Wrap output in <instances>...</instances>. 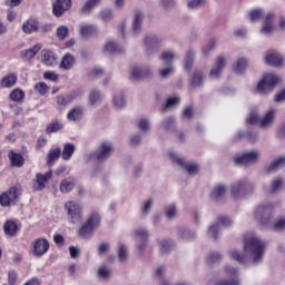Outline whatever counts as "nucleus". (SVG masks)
Returning <instances> with one entry per match:
<instances>
[{
    "mask_svg": "<svg viewBox=\"0 0 285 285\" xmlns=\"http://www.w3.org/2000/svg\"><path fill=\"white\" fill-rule=\"evenodd\" d=\"M160 128L161 130H166V131L173 130V128H175V118L169 117L163 120L160 124Z\"/></svg>",
    "mask_w": 285,
    "mask_h": 285,
    "instance_id": "obj_55",
    "label": "nucleus"
},
{
    "mask_svg": "<svg viewBox=\"0 0 285 285\" xmlns=\"http://www.w3.org/2000/svg\"><path fill=\"white\" fill-rule=\"evenodd\" d=\"M17 83V75L9 73L1 79V88H12Z\"/></svg>",
    "mask_w": 285,
    "mask_h": 285,
    "instance_id": "obj_42",
    "label": "nucleus"
},
{
    "mask_svg": "<svg viewBox=\"0 0 285 285\" xmlns=\"http://www.w3.org/2000/svg\"><path fill=\"white\" fill-rule=\"evenodd\" d=\"M144 32V13L136 12L132 21V35L134 37H139Z\"/></svg>",
    "mask_w": 285,
    "mask_h": 285,
    "instance_id": "obj_22",
    "label": "nucleus"
},
{
    "mask_svg": "<svg viewBox=\"0 0 285 285\" xmlns=\"http://www.w3.org/2000/svg\"><path fill=\"white\" fill-rule=\"evenodd\" d=\"M99 3H101V0H88L83 4L81 12H90V10L97 8V6H99Z\"/></svg>",
    "mask_w": 285,
    "mask_h": 285,
    "instance_id": "obj_56",
    "label": "nucleus"
},
{
    "mask_svg": "<svg viewBox=\"0 0 285 285\" xmlns=\"http://www.w3.org/2000/svg\"><path fill=\"white\" fill-rule=\"evenodd\" d=\"M222 262V254L219 252H210L207 255L206 263L208 266H215V264H219Z\"/></svg>",
    "mask_w": 285,
    "mask_h": 285,
    "instance_id": "obj_45",
    "label": "nucleus"
},
{
    "mask_svg": "<svg viewBox=\"0 0 285 285\" xmlns=\"http://www.w3.org/2000/svg\"><path fill=\"white\" fill-rule=\"evenodd\" d=\"M102 52L105 55H124V52H126V49L117 45V42H115L114 40H109L106 42Z\"/></svg>",
    "mask_w": 285,
    "mask_h": 285,
    "instance_id": "obj_19",
    "label": "nucleus"
},
{
    "mask_svg": "<svg viewBox=\"0 0 285 285\" xmlns=\"http://www.w3.org/2000/svg\"><path fill=\"white\" fill-rule=\"evenodd\" d=\"M36 92H39L41 96L48 92V85L46 82H37L35 85Z\"/></svg>",
    "mask_w": 285,
    "mask_h": 285,
    "instance_id": "obj_63",
    "label": "nucleus"
},
{
    "mask_svg": "<svg viewBox=\"0 0 285 285\" xmlns=\"http://www.w3.org/2000/svg\"><path fill=\"white\" fill-rule=\"evenodd\" d=\"M75 150H77V147L75 146V144L66 142L63 145L62 153H60L63 161H70V159H72V155H75Z\"/></svg>",
    "mask_w": 285,
    "mask_h": 285,
    "instance_id": "obj_30",
    "label": "nucleus"
},
{
    "mask_svg": "<svg viewBox=\"0 0 285 285\" xmlns=\"http://www.w3.org/2000/svg\"><path fill=\"white\" fill-rule=\"evenodd\" d=\"M178 237L183 239V242H190V239H195V237H197V234L195 233V230L181 227L178 230Z\"/></svg>",
    "mask_w": 285,
    "mask_h": 285,
    "instance_id": "obj_38",
    "label": "nucleus"
},
{
    "mask_svg": "<svg viewBox=\"0 0 285 285\" xmlns=\"http://www.w3.org/2000/svg\"><path fill=\"white\" fill-rule=\"evenodd\" d=\"M264 17V10L262 9H254L248 13V19L252 21V23H255V21H259Z\"/></svg>",
    "mask_w": 285,
    "mask_h": 285,
    "instance_id": "obj_53",
    "label": "nucleus"
},
{
    "mask_svg": "<svg viewBox=\"0 0 285 285\" xmlns=\"http://www.w3.org/2000/svg\"><path fill=\"white\" fill-rule=\"evenodd\" d=\"M177 52L173 49H166L161 52L160 59L167 65V66H173V61L177 59Z\"/></svg>",
    "mask_w": 285,
    "mask_h": 285,
    "instance_id": "obj_33",
    "label": "nucleus"
},
{
    "mask_svg": "<svg viewBox=\"0 0 285 285\" xmlns=\"http://www.w3.org/2000/svg\"><path fill=\"white\" fill-rule=\"evenodd\" d=\"M83 115H85L83 106L78 105L68 111L67 120L71 121L72 124H79V121L83 119Z\"/></svg>",
    "mask_w": 285,
    "mask_h": 285,
    "instance_id": "obj_17",
    "label": "nucleus"
},
{
    "mask_svg": "<svg viewBox=\"0 0 285 285\" xmlns=\"http://www.w3.org/2000/svg\"><path fill=\"white\" fill-rule=\"evenodd\" d=\"M26 97V92L21 89H14L10 94L11 101H16L17 104H21Z\"/></svg>",
    "mask_w": 285,
    "mask_h": 285,
    "instance_id": "obj_49",
    "label": "nucleus"
},
{
    "mask_svg": "<svg viewBox=\"0 0 285 285\" xmlns=\"http://www.w3.org/2000/svg\"><path fill=\"white\" fill-rule=\"evenodd\" d=\"M150 75H153V68L148 65H136L130 68L131 81H141V79H146V77H150Z\"/></svg>",
    "mask_w": 285,
    "mask_h": 285,
    "instance_id": "obj_12",
    "label": "nucleus"
},
{
    "mask_svg": "<svg viewBox=\"0 0 285 285\" xmlns=\"http://www.w3.org/2000/svg\"><path fill=\"white\" fill-rule=\"evenodd\" d=\"M195 60V52L189 50L185 59V69L190 70L193 68V61Z\"/></svg>",
    "mask_w": 285,
    "mask_h": 285,
    "instance_id": "obj_60",
    "label": "nucleus"
},
{
    "mask_svg": "<svg viewBox=\"0 0 285 285\" xmlns=\"http://www.w3.org/2000/svg\"><path fill=\"white\" fill-rule=\"evenodd\" d=\"M155 206V200L153 198H149L142 203L141 206V215L146 217V215H149L153 210V207Z\"/></svg>",
    "mask_w": 285,
    "mask_h": 285,
    "instance_id": "obj_48",
    "label": "nucleus"
},
{
    "mask_svg": "<svg viewBox=\"0 0 285 285\" xmlns=\"http://www.w3.org/2000/svg\"><path fill=\"white\" fill-rule=\"evenodd\" d=\"M226 193H228V187H226V185L218 184L212 189L209 197L212 202H219V199H224V197H226Z\"/></svg>",
    "mask_w": 285,
    "mask_h": 285,
    "instance_id": "obj_23",
    "label": "nucleus"
},
{
    "mask_svg": "<svg viewBox=\"0 0 285 285\" xmlns=\"http://www.w3.org/2000/svg\"><path fill=\"white\" fill-rule=\"evenodd\" d=\"M262 153L259 150L246 151L240 155L234 156L236 166H253L259 161Z\"/></svg>",
    "mask_w": 285,
    "mask_h": 285,
    "instance_id": "obj_10",
    "label": "nucleus"
},
{
    "mask_svg": "<svg viewBox=\"0 0 285 285\" xmlns=\"http://www.w3.org/2000/svg\"><path fill=\"white\" fill-rule=\"evenodd\" d=\"M65 210L71 224H79L83 219V205L77 200H68L65 203Z\"/></svg>",
    "mask_w": 285,
    "mask_h": 285,
    "instance_id": "obj_4",
    "label": "nucleus"
},
{
    "mask_svg": "<svg viewBox=\"0 0 285 285\" xmlns=\"http://www.w3.org/2000/svg\"><path fill=\"white\" fill-rule=\"evenodd\" d=\"M138 128L141 132H149L150 130V120L148 118H140L138 121Z\"/></svg>",
    "mask_w": 285,
    "mask_h": 285,
    "instance_id": "obj_58",
    "label": "nucleus"
},
{
    "mask_svg": "<svg viewBox=\"0 0 285 285\" xmlns=\"http://www.w3.org/2000/svg\"><path fill=\"white\" fill-rule=\"evenodd\" d=\"M41 48H42L41 43H37L29 49L21 50L20 57L21 59H24V61H30V59H35V57L41 50Z\"/></svg>",
    "mask_w": 285,
    "mask_h": 285,
    "instance_id": "obj_26",
    "label": "nucleus"
},
{
    "mask_svg": "<svg viewBox=\"0 0 285 285\" xmlns=\"http://www.w3.org/2000/svg\"><path fill=\"white\" fill-rule=\"evenodd\" d=\"M52 178V171H47L46 174H37L36 184L33 186L35 190H43L46 184Z\"/></svg>",
    "mask_w": 285,
    "mask_h": 285,
    "instance_id": "obj_24",
    "label": "nucleus"
},
{
    "mask_svg": "<svg viewBox=\"0 0 285 285\" xmlns=\"http://www.w3.org/2000/svg\"><path fill=\"white\" fill-rule=\"evenodd\" d=\"M161 43H164V38L161 36L156 33L146 35L142 40V46L145 48V53L147 55V57H153L155 52H159Z\"/></svg>",
    "mask_w": 285,
    "mask_h": 285,
    "instance_id": "obj_6",
    "label": "nucleus"
},
{
    "mask_svg": "<svg viewBox=\"0 0 285 285\" xmlns=\"http://www.w3.org/2000/svg\"><path fill=\"white\" fill-rule=\"evenodd\" d=\"M219 235H222V227L219 226V223L215 222L209 225L207 229V236L210 239H218Z\"/></svg>",
    "mask_w": 285,
    "mask_h": 285,
    "instance_id": "obj_37",
    "label": "nucleus"
},
{
    "mask_svg": "<svg viewBox=\"0 0 285 285\" xmlns=\"http://www.w3.org/2000/svg\"><path fill=\"white\" fill-rule=\"evenodd\" d=\"M168 157L174 164L180 166V168L186 170L189 175H197L199 173V165L186 161V158L179 156L176 151L170 150Z\"/></svg>",
    "mask_w": 285,
    "mask_h": 285,
    "instance_id": "obj_8",
    "label": "nucleus"
},
{
    "mask_svg": "<svg viewBox=\"0 0 285 285\" xmlns=\"http://www.w3.org/2000/svg\"><path fill=\"white\" fill-rule=\"evenodd\" d=\"M275 203H265L258 205L254 210V219L258 222L263 228H271L275 233L285 230V216L279 217L273 225V210H275Z\"/></svg>",
    "mask_w": 285,
    "mask_h": 285,
    "instance_id": "obj_2",
    "label": "nucleus"
},
{
    "mask_svg": "<svg viewBox=\"0 0 285 285\" xmlns=\"http://www.w3.org/2000/svg\"><path fill=\"white\" fill-rule=\"evenodd\" d=\"M9 159L11 161V166L16 168H21L23 164H26V159L21 156V154H17L13 150L9 153Z\"/></svg>",
    "mask_w": 285,
    "mask_h": 285,
    "instance_id": "obj_36",
    "label": "nucleus"
},
{
    "mask_svg": "<svg viewBox=\"0 0 285 285\" xmlns=\"http://www.w3.org/2000/svg\"><path fill=\"white\" fill-rule=\"evenodd\" d=\"M225 274L230 281H220L217 285H239V269L235 266L227 265Z\"/></svg>",
    "mask_w": 285,
    "mask_h": 285,
    "instance_id": "obj_15",
    "label": "nucleus"
},
{
    "mask_svg": "<svg viewBox=\"0 0 285 285\" xmlns=\"http://www.w3.org/2000/svg\"><path fill=\"white\" fill-rule=\"evenodd\" d=\"M3 230H4V235H7V237H17V235L21 230V227H19L17 222H14L12 219H8L3 224Z\"/></svg>",
    "mask_w": 285,
    "mask_h": 285,
    "instance_id": "obj_21",
    "label": "nucleus"
},
{
    "mask_svg": "<svg viewBox=\"0 0 285 285\" xmlns=\"http://www.w3.org/2000/svg\"><path fill=\"white\" fill-rule=\"evenodd\" d=\"M114 153H115V146H112V142L104 141L101 142L97 151L90 153L87 157H88V160L97 159V161H106V159L111 157Z\"/></svg>",
    "mask_w": 285,
    "mask_h": 285,
    "instance_id": "obj_11",
    "label": "nucleus"
},
{
    "mask_svg": "<svg viewBox=\"0 0 285 285\" xmlns=\"http://www.w3.org/2000/svg\"><path fill=\"white\" fill-rule=\"evenodd\" d=\"M265 62L274 68H279V66H284V58L277 51H267Z\"/></svg>",
    "mask_w": 285,
    "mask_h": 285,
    "instance_id": "obj_18",
    "label": "nucleus"
},
{
    "mask_svg": "<svg viewBox=\"0 0 285 285\" xmlns=\"http://www.w3.org/2000/svg\"><path fill=\"white\" fill-rule=\"evenodd\" d=\"M255 190V185L248 178L235 180L230 185V195L233 199H244L246 195H250Z\"/></svg>",
    "mask_w": 285,
    "mask_h": 285,
    "instance_id": "obj_3",
    "label": "nucleus"
},
{
    "mask_svg": "<svg viewBox=\"0 0 285 285\" xmlns=\"http://www.w3.org/2000/svg\"><path fill=\"white\" fill-rule=\"evenodd\" d=\"M284 190V178L276 177L271 181L268 194L279 195Z\"/></svg>",
    "mask_w": 285,
    "mask_h": 285,
    "instance_id": "obj_27",
    "label": "nucleus"
},
{
    "mask_svg": "<svg viewBox=\"0 0 285 285\" xmlns=\"http://www.w3.org/2000/svg\"><path fill=\"white\" fill-rule=\"evenodd\" d=\"M158 75H160L161 79H168L171 75H175V67L173 65H168L158 70Z\"/></svg>",
    "mask_w": 285,
    "mask_h": 285,
    "instance_id": "obj_51",
    "label": "nucleus"
},
{
    "mask_svg": "<svg viewBox=\"0 0 285 285\" xmlns=\"http://www.w3.org/2000/svg\"><path fill=\"white\" fill-rule=\"evenodd\" d=\"M158 246H159L160 253H168V250H173V247L175 245L173 244V240L161 238V239H158Z\"/></svg>",
    "mask_w": 285,
    "mask_h": 285,
    "instance_id": "obj_46",
    "label": "nucleus"
},
{
    "mask_svg": "<svg viewBox=\"0 0 285 285\" xmlns=\"http://www.w3.org/2000/svg\"><path fill=\"white\" fill-rule=\"evenodd\" d=\"M135 239L136 242H144L148 240V237H150V233L148 232V228L146 227H138L134 230Z\"/></svg>",
    "mask_w": 285,
    "mask_h": 285,
    "instance_id": "obj_41",
    "label": "nucleus"
},
{
    "mask_svg": "<svg viewBox=\"0 0 285 285\" xmlns=\"http://www.w3.org/2000/svg\"><path fill=\"white\" fill-rule=\"evenodd\" d=\"M225 68H226V58L224 56H219L216 59L214 67L209 71L210 79H219Z\"/></svg>",
    "mask_w": 285,
    "mask_h": 285,
    "instance_id": "obj_16",
    "label": "nucleus"
},
{
    "mask_svg": "<svg viewBox=\"0 0 285 285\" xmlns=\"http://www.w3.org/2000/svg\"><path fill=\"white\" fill-rule=\"evenodd\" d=\"M264 255H266V242L259 236H247L244 239V253L232 249L229 250V257L238 262L239 264H254L255 266L264 262Z\"/></svg>",
    "mask_w": 285,
    "mask_h": 285,
    "instance_id": "obj_1",
    "label": "nucleus"
},
{
    "mask_svg": "<svg viewBox=\"0 0 285 285\" xmlns=\"http://www.w3.org/2000/svg\"><path fill=\"white\" fill-rule=\"evenodd\" d=\"M75 61L72 53H65L60 62L61 70H71L72 66H75Z\"/></svg>",
    "mask_w": 285,
    "mask_h": 285,
    "instance_id": "obj_34",
    "label": "nucleus"
},
{
    "mask_svg": "<svg viewBox=\"0 0 285 285\" xmlns=\"http://www.w3.org/2000/svg\"><path fill=\"white\" fill-rule=\"evenodd\" d=\"M75 188V177L65 178L60 183V193L68 194Z\"/></svg>",
    "mask_w": 285,
    "mask_h": 285,
    "instance_id": "obj_40",
    "label": "nucleus"
},
{
    "mask_svg": "<svg viewBox=\"0 0 285 285\" xmlns=\"http://www.w3.org/2000/svg\"><path fill=\"white\" fill-rule=\"evenodd\" d=\"M62 128L63 125H61L60 122H52L47 127L46 132H48V135L52 132H59V130H61Z\"/></svg>",
    "mask_w": 285,
    "mask_h": 285,
    "instance_id": "obj_62",
    "label": "nucleus"
},
{
    "mask_svg": "<svg viewBox=\"0 0 285 285\" xmlns=\"http://www.w3.org/2000/svg\"><path fill=\"white\" fill-rule=\"evenodd\" d=\"M204 81H206V75H204L202 71H195L191 77V85L203 86Z\"/></svg>",
    "mask_w": 285,
    "mask_h": 285,
    "instance_id": "obj_47",
    "label": "nucleus"
},
{
    "mask_svg": "<svg viewBox=\"0 0 285 285\" xmlns=\"http://www.w3.org/2000/svg\"><path fill=\"white\" fill-rule=\"evenodd\" d=\"M42 63L45 66H57V56L50 50L42 51Z\"/></svg>",
    "mask_w": 285,
    "mask_h": 285,
    "instance_id": "obj_35",
    "label": "nucleus"
},
{
    "mask_svg": "<svg viewBox=\"0 0 285 285\" xmlns=\"http://www.w3.org/2000/svg\"><path fill=\"white\" fill-rule=\"evenodd\" d=\"M61 157V148H53L49 150L47 161L48 164H52L53 161H57Z\"/></svg>",
    "mask_w": 285,
    "mask_h": 285,
    "instance_id": "obj_52",
    "label": "nucleus"
},
{
    "mask_svg": "<svg viewBox=\"0 0 285 285\" xmlns=\"http://www.w3.org/2000/svg\"><path fill=\"white\" fill-rule=\"evenodd\" d=\"M37 30H39V21L35 19H29L22 24L24 35H32V32H37Z\"/></svg>",
    "mask_w": 285,
    "mask_h": 285,
    "instance_id": "obj_32",
    "label": "nucleus"
},
{
    "mask_svg": "<svg viewBox=\"0 0 285 285\" xmlns=\"http://www.w3.org/2000/svg\"><path fill=\"white\" fill-rule=\"evenodd\" d=\"M285 166V156H279L276 158L267 168V173H273L275 170H279V168H284Z\"/></svg>",
    "mask_w": 285,
    "mask_h": 285,
    "instance_id": "obj_43",
    "label": "nucleus"
},
{
    "mask_svg": "<svg viewBox=\"0 0 285 285\" xmlns=\"http://www.w3.org/2000/svg\"><path fill=\"white\" fill-rule=\"evenodd\" d=\"M101 224V216L97 213H91L87 219V222L80 227L79 235L85 239L88 237H92V233L99 228Z\"/></svg>",
    "mask_w": 285,
    "mask_h": 285,
    "instance_id": "obj_7",
    "label": "nucleus"
},
{
    "mask_svg": "<svg viewBox=\"0 0 285 285\" xmlns=\"http://www.w3.org/2000/svg\"><path fill=\"white\" fill-rule=\"evenodd\" d=\"M112 101L115 108H117L118 110H120L121 108H126V96H124V92L115 94Z\"/></svg>",
    "mask_w": 285,
    "mask_h": 285,
    "instance_id": "obj_44",
    "label": "nucleus"
},
{
    "mask_svg": "<svg viewBox=\"0 0 285 285\" xmlns=\"http://www.w3.org/2000/svg\"><path fill=\"white\" fill-rule=\"evenodd\" d=\"M248 68V60L246 58H239L236 63L233 66L234 72L236 75H244L246 69Z\"/></svg>",
    "mask_w": 285,
    "mask_h": 285,
    "instance_id": "obj_39",
    "label": "nucleus"
},
{
    "mask_svg": "<svg viewBox=\"0 0 285 285\" xmlns=\"http://www.w3.org/2000/svg\"><path fill=\"white\" fill-rule=\"evenodd\" d=\"M21 193H23V190L19 185L10 187L0 195V206H2V208H10V206L17 205L19 197H21Z\"/></svg>",
    "mask_w": 285,
    "mask_h": 285,
    "instance_id": "obj_5",
    "label": "nucleus"
},
{
    "mask_svg": "<svg viewBox=\"0 0 285 285\" xmlns=\"http://www.w3.org/2000/svg\"><path fill=\"white\" fill-rule=\"evenodd\" d=\"M72 8V0H56L52 4L53 17H63Z\"/></svg>",
    "mask_w": 285,
    "mask_h": 285,
    "instance_id": "obj_14",
    "label": "nucleus"
},
{
    "mask_svg": "<svg viewBox=\"0 0 285 285\" xmlns=\"http://www.w3.org/2000/svg\"><path fill=\"white\" fill-rule=\"evenodd\" d=\"M273 21H275V14L273 12L267 13L261 29V35H272V32L275 30V24Z\"/></svg>",
    "mask_w": 285,
    "mask_h": 285,
    "instance_id": "obj_20",
    "label": "nucleus"
},
{
    "mask_svg": "<svg viewBox=\"0 0 285 285\" xmlns=\"http://www.w3.org/2000/svg\"><path fill=\"white\" fill-rule=\"evenodd\" d=\"M69 29L67 26H60L56 30V35L60 41H63L68 37Z\"/></svg>",
    "mask_w": 285,
    "mask_h": 285,
    "instance_id": "obj_59",
    "label": "nucleus"
},
{
    "mask_svg": "<svg viewBox=\"0 0 285 285\" xmlns=\"http://www.w3.org/2000/svg\"><path fill=\"white\" fill-rule=\"evenodd\" d=\"M216 223L219 225V227L222 228H228V226H230L233 224V219L226 217V216H219L216 220Z\"/></svg>",
    "mask_w": 285,
    "mask_h": 285,
    "instance_id": "obj_61",
    "label": "nucleus"
},
{
    "mask_svg": "<svg viewBox=\"0 0 285 285\" xmlns=\"http://www.w3.org/2000/svg\"><path fill=\"white\" fill-rule=\"evenodd\" d=\"M164 213L167 219H175L177 217V206L175 204L167 205Z\"/></svg>",
    "mask_w": 285,
    "mask_h": 285,
    "instance_id": "obj_50",
    "label": "nucleus"
},
{
    "mask_svg": "<svg viewBox=\"0 0 285 285\" xmlns=\"http://www.w3.org/2000/svg\"><path fill=\"white\" fill-rule=\"evenodd\" d=\"M99 29L96 26L82 23L80 24V35L82 39H90L92 37H97Z\"/></svg>",
    "mask_w": 285,
    "mask_h": 285,
    "instance_id": "obj_25",
    "label": "nucleus"
},
{
    "mask_svg": "<svg viewBox=\"0 0 285 285\" xmlns=\"http://www.w3.org/2000/svg\"><path fill=\"white\" fill-rule=\"evenodd\" d=\"M277 83H279V76L275 73H266L257 83V92L261 95H268V92H273V89Z\"/></svg>",
    "mask_w": 285,
    "mask_h": 285,
    "instance_id": "obj_9",
    "label": "nucleus"
},
{
    "mask_svg": "<svg viewBox=\"0 0 285 285\" xmlns=\"http://www.w3.org/2000/svg\"><path fill=\"white\" fill-rule=\"evenodd\" d=\"M50 250V242L46 238H38L32 246V254L35 257H43Z\"/></svg>",
    "mask_w": 285,
    "mask_h": 285,
    "instance_id": "obj_13",
    "label": "nucleus"
},
{
    "mask_svg": "<svg viewBox=\"0 0 285 285\" xmlns=\"http://www.w3.org/2000/svg\"><path fill=\"white\" fill-rule=\"evenodd\" d=\"M187 6L190 10H199V8L206 6V0H188Z\"/></svg>",
    "mask_w": 285,
    "mask_h": 285,
    "instance_id": "obj_57",
    "label": "nucleus"
},
{
    "mask_svg": "<svg viewBox=\"0 0 285 285\" xmlns=\"http://www.w3.org/2000/svg\"><path fill=\"white\" fill-rule=\"evenodd\" d=\"M56 104L59 110H63L65 108H68V106H70V102H68V98H66V95L57 96Z\"/></svg>",
    "mask_w": 285,
    "mask_h": 285,
    "instance_id": "obj_54",
    "label": "nucleus"
},
{
    "mask_svg": "<svg viewBox=\"0 0 285 285\" xmlns=\"http://www.w3.org/2000/svg\"><path fill=\"white\" fill-rule=\"evenodd\" d=\"M99 17L102 19V21H112V10L104 9L100 11Z\"/></svg>",
    "mask_w": 285,
    "mask_h": 285,
    "instance_id": "obj_64",
    "label": "nucleus"
},
{
    "mask_svg": "<svg viewBox=\"0 0 285 285\" xmlns=\"http://www.w3.org/2000/svg\"><path fill=\"white\" fill-rule=\"evenodd\" d=\"M275 121V109H269L265 116L261 119V128L268 130Z\"/></svg>",
    "mask_w": 285,
    "mask_h": 285,
    "instance_id": "obj_28",
    "label": "nucleus"
},
{
    "mask_svg": "<svg viewBox=\"0 0 285 285\" xmlns=\"http://www.w3.org/2000/svg\"><path fill=\"white\" fill-rule=\"evenodd\" d=\"M97 277L101 282H108L112 277V269L108 265H100L97 269Z\"/></svg>",
    "mask_w": 285,
    "mask_h": 285,
    "instance_id": "obj_31",
    "label": "nucleus"
},
{
    "mask_svg": "<svg viewBox=\"0 0 285 285\" xmlns=\"http://www.w3.org/2000/svg\"><path fill=\"white\" fill-rule=\"evenodd\" d=\"M104 101V95L97 89H92L89 92V104L94 108H99V105Z\"/></svg>",
    "mask_w": 285,
    "mask_h": 285,
    "instance_id": "obj_29",
    "label": "nucleus"
}]
</instances>
